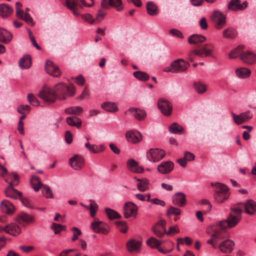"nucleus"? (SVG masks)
<instances>
[{"label":"nucleus","mask_w":256,"mask_h":256,"mask_svg":"<svg viewBox=\"0 0 256 256\" xmlns=\"http://www.w3.org/2000/svg\"><path fill=\"white\" fill-rule=\"evenodd\" d=\"M169 130L172 133L180 134L184 130V128L176 122H174L170 126Z\"/></svg>","instance_id":"a19ab883"},{"label":"nucleus","mask_w":256,"mask_h":256,"mask_svg":"<svg viewBox=\"0 0 256 256\" xmlns=\"http://www.w3.org/2000/svg\"><path fill=\"white\" fill-rule=\"evenodd\" d=\"M200 202L206 206L205 212H208L211 210L212 206L210 202L208 200L202 199L200 200Z\"/></svg>","instance_id":"603ef678"},{"label":"nucleus","mask_w":256,"mask_h":256,"mask_svg":"<svg viewBox=\"0 0 256 256\" xmlns=\"http://www.w3.org/2000/svg\"><path fill=\"white\" fill-rule=\"evenodd\" d=\"M30 184L33 189L36 192L38 191L42 186V192L44 196L46 198H53V194L50 188L46 185H43L38 176H32L30 179Z\"/></svg>","instance_id":"20e7f679"},{"label":"nucleus","mask_w":256,"mask_h":256,"mask_svg":"<svg viewBox=\"0 0 256 256\" xmlns=\"http://www.w3.org/2000/svg\"><path fill=\"white\" fill-rule=\"evenodd\" d=\"M75 94V88L72 84L66 86L63 82L58 84L54 88H44L38 93V96L48 103H53L56 100L57 97L60 99L66 100L68 96H73Z\"/></svg>","instance_id":"f03ea898"},{"label":"nucleus","mask_w":256,"mask_h":256,"mask_svg":"<svg viewBox=\"0 0 256 256\" xmlns=\"http://www.w3.org/2000/svg\"><path fill=\"white\" fill-rule=\"evenodd\" d=\"M135 178L139 182L137 184V187L139 190L144 192L148 188L150 182L148 179L146 178L140 179L136 178Z\"/></svg>","instance_id":"2f4dec72"},{"label":"nucleus","mask_w":256,"mask_h":256,"mask_svg":"<svg viewBox=\"0 0 256 256\" xmlns=\"http://www.w3.org/2000/svg\"><path fill=\"white\" fill-rule=\"evenodd\" d=\"M74 82L79 86H82L85 82V80L82 75H79L74 78Z\"/></svg>","instance_id":"bf43d9fd"},{"label":"nucleus","mask_w":256,"mask_h":256,"mask_svg":"<svg viewBox=\"0 0 256 256\" xmlns=\"http://www.w3.org/2000/svg\"><path fill=\"white\" fill-rule=\"evenodd\" d=\"M66 228L64 226L55 223L52 224L50 226V228L54 230L55 234H58L62 230L65 229Z\"/></svg>","instance_id":"de8ad7c7"},{"label":"nucleus","mask_w":256,"mask_h":256,"mask_svg":"<svg viewBox=\"0 0 256 256\" xmlns=\"http://www.w3.org/2000/svg\"><path fill=\"white\" fill-rule=\"evenodd\" d=\"M101 107L104 110L109 112H116L118 110V107L113 102H106L103 103Z\"/></svg>","instance_id":"4c0bfd02"},{"label":"nucleus","mask_w":256,"mask_h":256,"mask_svg":"<svg viewBox=\"0 0 256 256\" xmlns=\"http://www.w3.org/2000/svg\"><path fill=\"white\" fill-rule=\"evenodd\" d=\"M105 212L108 218L110 220L120 218L122 217V216L116 211L110 208H106L105 209Z\"/></svg>","instance_id":"79ce46f5"},{"label":"nucleus","mask_w":256,"mask_h":256,"mask_svg":"<svg viewBox=\"0 0 256 256\" xmlns=\"http://www.w3.org/2000/svg\"><path fill=\"white\" fill-rule=\"evenodd\" d=\"M242 48V47L239 46L236 48L232 50L228 54V58H234L238 56H240V54L241 52H240V50Z\"/></svg>","instance_id":"09e8293b"},{"label":"nucleus","mask_w":256,"mask_h":256,"mask_svg":"<svg viewBox=\"0 0 256 256\" xmlns=\"http://www.w3.org/2000/svg\"><path fill=\"white\" fill-rule=\"evenodd\" d=\"M92 228L94 231L96 233L107 234L110 232L109 226L102 221H94L92 224Z\"/></svg>","instance_id":"1a4fd4ad"},{"label":"nucleus","mask_w":256,"mask_h":256,"mask_svg":"<svg viewBox=\"0 0 256 256\" xmlns=\"http://www.w3.org/2000/svg\"><path fill=\"white\" fill-rule=\"evenodd\" d=\"M89 96V90L86 88H85L80 95L78 98L81 100H84L88 98Z\"/></svg>","instance_id":"052dcab7"},{"label":"nucleus","mask_w":256,"mask_h":256,"mask_svg":"<svg viewBox=\"0 0 256 256\" xmlns=\"http://www.w3.org/2000/svg\"><path fill=\"white\" fill-rule=\"evenodd\" d=\"M70 166L75 170H80L84 166V159L81 156L76 154L69 160Z\"/></svg>","instance_id":"2eb2a0df"},{"label":"nucleus","mask_w":256,"mask_h":256,"mask_svg":"<svg viewBox=\"0 0 256 256\" xmlns=\"http://www.w3.org/2000/svg\"><path fill=\"white\" fill-rule=\"evenodd\" d=\"M244 207L247 214L252 215L256 210V202L252 200H248L244 203Z\"/></svg>","instance_id":"a878e982"},{"label":"nucleus","mask_w":256,"mask_h":256,"mask_svg":"<svg viewBox=\"0 0 256 256\" xmlns=\"http://www.w3.org/2000/svg\"><path fill=\"white\" fill-rule=\"evenodd\" d=\"M220 240H218L217 244V248H219L220 251L224 253H230L232 252L234 246V241L229 239H226L218 245V244Z\"/></svg>","instance_id":"dca6fc26"},{"label":"nucleus","mask_w":256,"mask_h":256,"mask_svg":"<svg viewBox=\"0 0 256 256\" xmlns=\"http://www.w3.org/2000/svg\"><path fill=\"white\" fill-rule=\"evenodd\" d=\"M85 146L92 152L94 154H96L99 152V151L95 148L96 146L93 144L91 145L89 143H86L85 144Z\"/></svg>","instance_id":"338daca9"},{"label":"nucleus","mask_w":256,"mask_h":256,"mask_svg":"<svg viewBox=\"0 0 256 256\" xmlns=\"http://www.w3.org/2000/svg\"><path fill=\"white\" fill-rule=\"evenodd\" d=\"M172 202L174 205L183 206L186 204V195L182 192H177L173 196Z\"/></svg>","instance_id":"5701e85b"},{"label":"nucleus","mask_w":256,"mask_h":256,"mask_svg":"<svg viewBox=\"0 0 256 256\" xmlns=\"http://www.w3.org/2000/svg\"><path fill=\"white\" fill-rule=\"evenodd\" d=\"M158 108L164 115L169 116L171 114L172 107L169 101L164 98H161L158 102Z\"/></svg>","instance_id":"6e6552de"},{"label":"nucleus","mask_w":256,"mask_h":256,"mask_svg":"<svg viewBox=\"0 0 256 256\" xmlns=\"http://www.w3.org/2000/svg\"><path fill=\"white\" fill-rule=\"evenodd\" d=\"M184 158L186 161H191L194 159V155L190 152H184Z\"/></svg>","instance_id":"e2e57ef3"},{"label":"nucleus","mask_w":256,"mask_h":256,"mask_svg":"<svg viewBox=\"0 0 256 256\" xmlns=\"http://www.w3.org/2000/svg\"><path fill=\"white\" fill-rule=\"evenodd\" d=\"M148 245L152 248H158L162 244V242L152 237L146 241Z\"/></svg>","instance_id":"a18cd8bd"},{"label":"nucleus","mask_w":256,"mask_h":256,"mask_svg":"<svg viewBox=\"0 0 256 256\" xmlns=\"http://www.w3.org/2000/svg\"><path fill=\"white\" fill-rule=\"evenodd\" d=\"M211 18L218 29L222 28L226 22V16L219 11L214 12L212 14Z\"/></svg>","instance_id":"9d476101"},{"label":"nucleus","mask_w":256,"mask_h":256,"mask_svg":"<svg viewBox=\"0 0 256 256\" xmlns=\"http://www.w3.org/2000/svg\"><path fill=\"white\" fill-rule=\"evenodd\" d=\"M116 224L118 226H122L120 230L122 232H126L128 230V226L126 223L124 221H118L116 222Z\"/></svg>","instance_id":"864d4df0"},{"label":"nucleus","mask_w":256,"mask_h":256,"mask_svg":"<svg viewBox=\"0 0 256 256\" xmlns=\"http://www.w3.org/2000/svg\"><path fill=\"white\" fill-rule=\"evenodd\" d=\"M32 64L31 58L29 54L24 55L18 62L19 66L24 69L28 68Z\"/></svg>","instance_id":"7c9ffc66"},{"label":"nucleus","mask_w":256,"mask_h":256,"mask_svg":"<svg viewBox=\"0 0 256 256\" xmlns=\"http://www.w3.org/2000/svg\"><path fill=\"white\" fill-rule=\"evenodd\" d=\"M12 12V8L8 4H0V16L2 18H4L10 16Z\"/></svg>","instance_id":"c85d7f7f"},{"label":"nucleus","mask_w":256,"mask_h":256,"mask_svg":"<svg viewBox=\"0 0 256 256\" xmlns=\"http://www.w3.org/2000/svg\"><path fill=\"white\" fill-rule=\"evenodd\" d=\"M166 222L161 220L154 228V232L159 238H162L164 234H166V231L164 228Z\"/></svg>","instance_id":"b1692460"},{"label":"nucleus","mask_w":256,"mask_h":256,"mask_svg":"<svg viewBox=\"0 0 256 256\" xmlns=\"http://www.w3.org/2000/svg\"><path fill=\"white\" fill-rule=\"evenodd\" d=\"M170 33L172 36L180 38H183L182 34L176 29H172L170 31Z\"/></svg>","instance_id":"680f3d73"},{"label":"nucleus","mask_w":256,"mask_h":256,"mask_svg":"<svg viewBox=\"0 0 256 256\" xmlns=\"http://www.w3.org/2000/svg\"><path fill=\"white\" fill-rule=\"evenodd\" d=\"M138 207L132 202H128L124 206V216L128 218L130 216H136L137 214Z\"/></svg>","instance_id":"ddd939ff"},{"label":"nucleus","mask_w":256,"mask_h":256,"mask_svg":"<svg viewBox=\"0 0 256 256\" xmlns=\"http://www.w3.org/2000/svg\"><path fill=\"white\" fill-rule=\"evenodd\" d=\"M240 58L244 63L252 64L256 63V54L250 51L242 52L240 54Z\"/></svg>","instance_id":"4468645a"},{"label":"nucleus","mask_w":256,"mask_h":256,"mask_svg":"<svg viewBox=\"0 0 256 256\" xmlns=\"http://www.w3.org/2000/svg\"><path fill=\"white\" fill-rule=\"evenodd\" d=\"M67 123L71 126H75L78 128L81 126L82 122L78 117L76 116H69L66 119Z\"/></svg>","instance_id":"e433bc0d"},{"label":"nucleus","mask_w":256,"mask_h":256,"mask_svg":"<svg viewBox=\"0 0 256 256\" xmlns=\"http://www.w3.org/2000/svg\"><path fill=\"white\" fill-rule=\"evenodd\" d=\"M12 38V34L7 30L0 28V42L8 44Z\"/></svg>","instance_id":"cd10ccee"},{"label":"nucleus","mask_w":256,"mask_h":256,"mask_svg":"<svg viewBox=\"0 0 256 256\" xmlns=\"http://www.w3.org/2000/svg\"><path fill=\"white\" fill-rule=\"evenodd\" d=\"M241 214L240 208H232L230 216L226 220L208 227L206 230L207 234H210L212 232V234L210 238L206 241V243L210 244L213 248H216L218 240H222L226 238V234L224 230L227 228L234 226L240 221Z\"/></svg>","instance_id":"f257e3e1"},{"label":"nucleus","mask_w":256,"mask_h":256,"mask_svg":"<svg viewBox=\"0 0 256 256\" xmlns=\"http://www.w3.org/2000/svg\"><path fill=\"white\" fill-rule=\"evenodd\" d=\"M234 120L237 124H240L248 120L252 116V114L250 111L242 112L239 115L236 114L234 112H231Z\"/></svg>","instance_id":"9b49d317"},{"label":"nucleus","mask_w":256,"mask_h":256,"mask_svg":"<svg viewBox=\"0 0 256 256\" xmlns=\"http://www.w3.org/2000/svg\"><path fill=\"white\" fill-rule=\"evenodd\" d=\"M236 74L240 78H246L250 76V70L245 68H240L236 70Z\"/></svg>","instance_id":"72a5a7b5"},{"label":"nucleus","mask_w":256,"mask_h":256,"mask_svg":"<svg viewBox=\"0 0 256 256\" xmlns=\"http://www.w3.org/2000/svg\"><path fill=\"white\" fill-rule=\"evenodd\" d=\"M212 185L216 186V192L214 196L217 202L222 203L228 199L229 194L226 186L220 183H212Z\"/></svg>","instance_id":"7ed1b4c3"},{"label":"nucleus","mask_w":256,"mask_h":256,"mask_svg":"<svg viewBox=\"0 0 256 256\" xmlns=\"http://www.w3.org/2000/svg\"><path fill=\"white\" fill-rule=\"evenodd\" d=\"M82 18H84L86 21L88 22L90 24H93L95 22V20L92 18V16L90 14H83L82 16Z\"/></svg>","instance_id":"13d9d810"},{"label":"nucleus","mask_w":256,"mask_h":256,"mask_svg":"<svg viewBox=\"0 0 256 256\" xmlns=\"http://www.w3.org/2000/svg\"><path fill=\"white\" fill-rule=\"evenodd\" d=\"M2 210L8 214H12L15 210L14 206L8 200H4L0 202Z\"/></svg>","instance_id":"4be33fe9"},{"label":"nucleus","mask_w":256,"mask_h":256,"mask_svg":"<svg viewBox=\"0 0 256 256\" xmlns=\"http://www.w3.org/2000/svg\"><path fill=\"white\" fill-rule=\"evenodd\" d=\"M4 230L7 234L14 236H16L21 232L20 227L14 223H12L6 226L4 228Z\"/></svg>","instance_id":"aec40b11"},{"label":"nucleus","mask_w":256,"mask_h":256,"mask_svg":"<svg viewBox=\"0 0 256 256\" xmlns=\"http://www.w3.org/2000/svg\"><path fill=\"white\" fill-rule=\"evenodd\" d=\"M34 220V216L25 212H21L16 218V220L20 224H28L33 222Z\"/></svg>","instance_id":"393cba45"},{"label":"nucleus","mask_w":256,"mask_h":256,"mask_svg":"<svg viewBox=\"0 0 256 256\" xmlns=\"http://www.w3.org/2000/svg\"><path fill=\"white\" fill-rule=\"evenodd\" d=\"M127 166L130 171V168H134L138 166V163L134 159H129L127 161Z\"/></svg>","instance_id":"5fc2aeb1"},{"label":"nucleus","mask_w":256,"mask_h":256,"mask_svg":"<svg viewBox=\"0 0 256 256\" xmlns=\"http://www.w3.org/2000/svg\"><path fill=\"white\" fill-rule=\"evenodd\" d=\"M126 114H131L136 120H143L146 116V112L138 108H131L125 112Z\"/></svg>","instance_id":"f3484780"},{"label":"nucleus","mask_w":256,"mask_h":256,"mask_svg":"<svg viewBox=\"0 0 256 256\" xmlns=\"http://www.w3.org/2000/svg\"><path fill=\"white\" fill-rule=\"evenodd\" d=\"M214 46L212 44H206L198 49L194 50L196 56L200 58L211 56Z\"/></svg>","instance_id":"0eeeda50"},{"label":"nucleus","mask_w":256,"mask_h":256,"mask_svg":"<svg viewBox=\"0 0 256 256\" xmlns=\"http://www.w3.org/2000/svg\"><path fill=\"white\" fill-rule=\"evenodd\" d=\"M28 102L33 106H40V102L36 97L32 94H28L27 96Z\"/></svg>","instance_id":"49530a36"},{"label":"nucleus","mask_w":256,"mask_h":256,"mask_svg":"<svg viewBox=\"0 0 256 256\" xmlns=\"http://www.w3.org/2000/svg\"><path fill=\"white\" fill-rule=\"evenodd\" d=\"M108 4L109 6L115 8L118 11L123 10L122 0H108Z\"/></svg>","instance_id":"c03bdc74"},{"label":"nucleus","mask_w":256,"mask_h":256,"mask_svg":"<svg viewBox=\"0 0 256 256\" xmlns=\"http://www.w3.org/2000/svg\"><path fill=\"white\" fill-rule=\"evenodd\" d=\"M105 14L102 12L101 10H100L96 15V18L94 20L96 22H100L104 18Z\"/></svg>","instance_id":"774afa93"},{"label":"nucleus","mask_w":256,"mask_h":256,"mask_svg":"<svg viewBox=\"0 0 256 256\" xmlns=\"http://www.w3.org/2000/svg\"><path fill=\"white\" fill-rule=\"evenodd\" d=\"M174 164L172 161L162 162L158 166L157 170L162 174L170 172L174 169Z\"/></svg>","instance_id":"a211bd4d"},{"label":"nucleus","mask_w":256,"mask_h":256,"mask_svg":"<svg viewBox=\"0 0 256 256\" xmlns=\"http://www.w3.org/2000/svg\"><path fill=\"white\" fill-rule=\"evenodd\" d=\"M165 156V152L159 148H151L146 153L147 158L150 162H154L160 161Z\"/></svg>","instance_id":"423d86ee"},{"label":"nucleus","mask_w":256,"mask_h":256,"mask_svg":"<svg viewBox=\"0 0 256 256\" xmlns=\"http://www.w3.org/2000/svg\"><path fill=\"white\" fill-rule=\"evenodd\" d=\"M65 140L68 144H71L72 141V133L68 130L66 132Z\"/></svg>","instance_id":"0e129e2a"},{"label":"nucleus","mask_w":256,"mask_h":256,"mask_svg":"<svg viewBox=\"0 0 256 256\" xmlns=\"http://www.w3.org/2000/svg\"><path fill=\"white\" fill-rule=\"evenodd\" d=\"M248 4L246 1L240 4V0H231L228 4V8L234 11L242 10L247 7Z\"/></svg>","instance_id":"6ab92c4d"},{"label":"nucleus","mask_w":256,"mask_h":256,"mask_svg":"<svg viewBox=\"0 0 256 256\" xmlns=\"http://www.w3.org/2000/svg\"><path fill=\"white\" fill-rule=\"evenodd\" d=\"M199 24L201 29L204 30L207 29L208 26L205 18L204 17L200 19Z\"/></svg>","instance_id":"69168bd1"},{"label":"nucleus","mask_w":256,"mask_h":256,"mask_svg":"<svg viewBox=\"0 0 256 256\" xmlns=\"http://www.w3.org/2000/svg\"><path fill=\"white\" fill-rule=\"evenodd\" d=\"M46 72L54 77H58L61 75V71L58 66L54 65L51 60H46L45 65Z\"/></svg>","instance_id":"f8f14e48"},{"label":"nucleus","mask_w":256,"mask_h":256,"mask_svg":"<svg viewBox=\"0 0 256 256\" xmlns=\"http://www.w3.org/2000/svg\"><path fill=\"white\" fill-rule=\"evenodd\" d=\"M146 8L148 14L150 16H155L158 14L157 6L152 2H148L146 4Z\"/></svg>","instance_id":"f704fd0d"},{"label":"nucleus","mask_w":256,"mask_h":256,"mask_svg":"<svg viewBox=\"0 0 256 256\" xmlns=\"http://www.w3.org/2000/svg\"><path fill=\"white\" fill-rule=\"evenodd\" d=\"M206 38L201 34H194L188 38V42L190 44H198L206 41Z\"/></svg>","instance_id":"bb28decb"},{"label":"nucleus","mask_w":256,"mask_h":256,"mask_svg":"<svg viewBox=\"0 0 256 256\" xmlns=\"http://www.w3.org/2000/svg\"><path fill=\"white\" fill-rule=\"evenodd\" d=\"M181 213L180 210L176 208H174V206H171L168 210H167V214L168 216L174 214L176 216L180 215Z\"/></svg>","instance_id":"3c124183"},{"label":"nucleus","mask_w":256,"mask_h":256,"mask_svg":"<svg viewBox=\"0 0 256 256\" xmlns=\"http://www.w3.org/2000/svg\"><path fill=\"white\" fill-rule=\"evenodd\" d=\"M180 232V229L178 224L174 226H170L168 230L166 231V234L168 235H174Z\"/></svg>","instance_id":"8fccbe9b"},{"label":"nucleus","mask_w":256,"mask_h":256,"mask_svg":"<svg viewBox=\"0 0 256 256\" xmlns=\"http://www.w3.org/2000/svg\"><path fill=\"white\" fill-rule=\"evenodd\" d=\"M134 78L141 81H146L150 78L148 74L142 71H136L133 73Z\"/></svg>","instance_id":"58836bf2"},{"label":"nucleus","mask_w":256,"mask_h":256,"mask_svg":"<svg viewBox=\"0 0 256 256\" xmlns=\"http://www.w3.org/2000/svg\"><path fill=\"white\" fill-rule=\"evenodd\" d=\"M140 242L138 241L131 240L127 242V248L130 252H134L138 250L140 246Z\"/></svg>","instance_id":"473e14b6"},{"label":"nucleus","mask_w":256,"mask_h":256,"mask_svg":"<svg viewBox=\"0 0 256 256\" xmlns=\"http://www.w3.org/2000/svg\"><path fill=\"white\" fill-rule=\"evenodd\" d=\"M236 31L232 28H228L223 31L222 36L224 38H232L236 36Z\"/></svg>","instance_id":"ea45409f"},{"label":"nucleus","mask_w":256,"mask_h":256,"mask_svg":"<svg viewBox=\"0 0 256 256\" xmlns=\"http://www.w3.org/2000/svg\"><path fill=\"white\" fill-rule=\"evenodd\" d=\"M14 186V185H13L12 183H10L9 186L6 188H10V192H11L12 193H14L16 196H18L20 198H21L22 196V193L18 191L17 190L14 188H13Z\"/></svg>","instance_id":"6e6d98bb"},{"label":"nucleus","mask_w":256,"mask_h":256,"mask_svg":"<svg viewBox=\"0 0 256 256\" xmlns=\"http://www.w3.org/2000/svg\"><path fill=\"white\" fill-rule=\"evenodd\" d=\"M66 6L72 11L74 15L78 16L80 13L77 10L78 2L76 0H66Z\"/></svg>","instance_id":"c756f323"},{"label":"nucleus","mask_w":256,"mask_h":256,"mask_svg":"<svg viewBox=\"0 0 256 256\" xmlns=\"http://www.w3.org/2000/svg\"><path fill=\"white\" fill-rule=\"evenodd\" d=\"M27 110L30 111V106L28 105L27 104H22L19 106H18L17 108V112L19 114H23L24 111Z\"/></svg>","instance_id":"4d7b16f0"},{"label":"nucleus","mask_w":256,"mask_h":256,"mask_svg":"<svg viewBox=\"0 0 256 256\" xmlns=\"http://www.w3.org/2000/svg\"><path fill=\"white\" fill-rule=\"evenodd\" d=\"M83 108L80 106H71L66 108L64 112L68 114L80 115L83 112Z\"/></svg>","instance_id":"c9c22d12"},{"label":"nucleus","mask_w":256,"mask_h":256,"mask_svg":"<svg viewBox=\"0 0 256 256\" xmlns=\"http://www.w3.org/2000/svg\"><path fill=\"white\" fill-rule=\"evenodd\" d=\"M194 88L196 91L200 94H202L206 92L207 86L204 84L200 82H195L194 84Z\"/></svg>","instance_id":"37998d69"},{"label":"nucleus","mask_w":256,"mask_h":256,"mask_svg":"<svg viewBox=\"0 0 256 256\" xmlns=\"http://www.w3.org/2000/svg\"><path fill=\"white\" fill-rule=\"evenodd\" d=\"M190 66L189 63L182 59H178L174 61L170 66L166 68L165 72H182L187 70Z\"/></svg>","instance_id":"39448f33"},{"label":"nucleus","mask_w":256,"mask_h":256,"mask_svg":"<svg viewBox=\"0 0 256 256\" xmlns=\"http://www.w3.org/2000/svg\"><path fill=\"white\" fill-rule=\"evenodd\" d=\"M126 137L129 142L133 144L140 142L142 138V135L139 132L133 130L127 132Z\"/></svg>","instance_id":"412c9836"}]
</instances>
